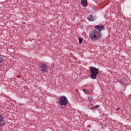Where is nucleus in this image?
<instances>
[{
	"mask_svg": "<svg viewBox=\"0 0 131 131\" xmlns=\"http://www.w3.org/2000/svg\"><path fill=\"white\" fill-rule=\"evenodd\" d=\"M90 37L93 39V40H98L100 39V37H101V33L100 32H98L97 30H95L91 33H90L89 35Z\"/></svg>",
	"mask_w": 131,
	"mask_h": 131,
	"instance_id": "nucleus-1",
	"label": "nucleus"
},
{
	"mask_svg": "<svg viewBox=\"0 0 131 131\" xmlns=\"http://www.w3.org/2000/svg\"><path fill=\"white\" fill-rule=\"evenodd\" d=\"M39 70L42 73H47L48 71L49 70V65L48 64L43 63V62H40L39 64Z\"/></svg>",
	"mask_w": 131,
	"mask_h": 131,
	"instance_id": "nucleus-2",
	"label": "nucleus"
},
{
	"mask_svg": "<svg viewBox=\"0 0 131 131\" xmlns=\"http://www.w3.org/2000/svg\"><path fill=\"white\" fill-rule=\"evenodd\" d=\"M58 103L60 106H67L68 104V99L66 96H60L58 98Z\"/></svg>",
	"mask_w": 131,
	"mask_h": 131,
	"instance_id": "nucleus-3",
	"label": "nucleus"
},
{
	"mask_svg": "<svg viewBox=\"0 0 131 131\" xmlns=\"http://www.w3.org/2000/svg\"><path fill=\"white\" fill-rule=\"evenodd\" d=\"M90 71L92 73L90 75L91 78H92V79H96V78H97V74L99 73V69L93 67L92 68H90Z\"/></svg>",
	"mask_w": 131,
	"mask_h": 131,
	"instance_id": "nucleus-4",
	"label": "nucleus"
},
{
	"mask_svg": "<svg viewBox=\"0 0 131 131\" xmlns=\"http://www.w3.org/2000/svg\"><path fill=\"white\" fill-rule=\"evenodd\" d=\"M95 30H97L98 32L101 33V31H103L105 29L104 26L97 25L95 26Z\"/></svg>",
	"mask_w": 131,
	"mask_h": 131,
	"instance_id": "nucleus-5",
	"label": "nucleus"
},
{
	"mask_svg": "<svg viewBox=\"0 0 131 131\" xmlns=\"http://www.w3.org/2000/svg\"><path fill=\"white\" fill-rule=\"evenodd\" d=\"M97 19V16L95 15H93L92 14H90L88 16V21L93 22L95 21Z\"/></svg>",
	"mask_w": 131,
	"mask_h": 131,
	"instance_id": "nucleus-6",
	"label": "nucleus"
},
{
	"mask_svg": "<svg viewBox=\"0 0 131 131\" xmlns=\"http://www.w3.org/2000/svg\"><path fill=\"white\" fill-rule=\"evenodd\" d=\"M5 118H4V116L3 115H0V127H3L4 126V124L2 123L3 121H4V119Z\"/></svg>",
	"mask_w": 131,
	"mask_h": 131,
	"instance_id": "nucleus-7",
	"label": "nucleus"
},
{
	"mask_svg": "<svg viewBox=\"0 0 131 131\" xmlns=\"http://www.w3.org/2000/svg\"><path fill=\"white\" fill-rule=\"evenodd\" d=\"M81 4L83 7H86L88 6V1L86 0H81Z\"/></svg>",
	"mask_w": 131,
	"mask_h": 131,
	"instance_id": "nucleus-8",
	"label": "nucleus"
},
{
	"mask_svg": "<svg viewBox=\"0 0 131 131\" xmlns=\"http://www.w3.org/2000/svg\"><path fill=\"white\" fill-rule=\"evenodd\" d=\"M99 105H96L93 107H91V109L92 110V111H96V110L99 108Z\"/></svg>",
	"mask_w": 131,
	"mask_h": 131,
	"instance_id": "nucleus-9",
	"label": "nucleus"
},
{
	"mask_svg": "<svg viewBox=\"0 0 131 131\" xmlns=\"http://www.w3.org/2000/svg\"><path fill=\"white\" fill-rule=\"evenodd\" d=\"M4 62V56L0 55V63H3Z\"/></svg>",
	"mask_w": 131,
	"mask_h": 131,
	"instance_id": "nucleus-10",
	"label": "nucleus"
},
{
	"mask_svg": "<svg viewBox=\"0 0 131 131\" xmlns=\"http://www.w3.org/2000/svg\"><path fill=\"white\" fill-rule=\"evenodd\" d=\"M78 40H79V43L81 44L82 42L83 39H82V38L79 37Z\"/></svg>",
	"mask_w": 131,
	"mask_h": 131,
	"instance_id": "nucleus-11",
	"label": "nucleus"
},
{
	"mask_svg": "<svg viewBox=\"0 0 131 131\" xmlns=\"http://www.w3.org/2000/svg\"><path fill=\"white\" fill-rule=\"evenodd\" d=\"M84 92L85 94H89V91L86 89L84 90Z\"/></svg>",
	"mask_w": 131,
	"mask_h": 131,
	"instance_id": "nucleus-12",
	"label": "nucleus"
},
{
	"mask_svg": "<svg viewBox=\"0 0 131 131\" xmlns=\"http://www.w3.org/2000/svg\"><path fill=\"white\" fill-rule=\"evenodd\" d=\"M88 100H89V101H94V99H93V98L92 97H89L88 98Z\"/></svg>",
	"mask_w": 131,
	"mask_h": 131,
	"instance_id": "nucleus-13",
	"label": "nucleus"
}]
</instances>
